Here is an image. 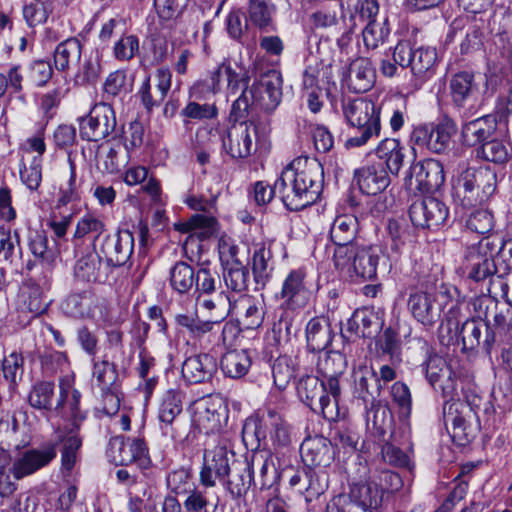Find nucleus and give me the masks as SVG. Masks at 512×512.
<instances>
[{
	"label": "nucleus",
	"mask_w": 512,
	"mask_h": 512,
	"mask_svg": "<svg viewBox=\"0 0 512 512\" xmlns=\"http://www.w3.org/2000/svg\"><path fill=\"white\" fill-rule=\"evenodd\" d=\"M323 176V167L315 158H295L276 180L284 206L290 211H300L312 205L322 192Z\"/></svg>",
	"instance_id": "1"
},
{
	"label": "nucleus",
	"mask_w": 512,
	"mask_h": 512,
	"mask_svg": "<svg viewBox=\"0 0 512 512\" xmlns=\"http://www.w3.org/2000/svg\"><path fill=\"white\" fill-rule=\"evenodd\" d=\"M465 399V402H445L443 406L444 425L452 438L460 444L470 441L480 430L481 406H485L486 411L491 408L490 399L474 391L467 392Z\"/></svg>",
	"instance_id": "2"
},
{
	"label": "nucleus",
	"mask_w": 512,
	"mask_h": 512,
	"mask_svg": "<svg viewBox=\"0 0 512 512\" xmlns=\"http://www.w3.org/2000/svg\"><path fill=\"white\" fill-rule=\"evenodd\" d=\"M257 136L258 127L251 121L235 122L223 135L218 128L208 125L200 127L196 132V139L202 145L220 138L224 150L234 159L247 158L256 151Z\"/></svg>",
	"instance_id": "3"
},
{
	"label": "nucleus",
	"mask_w": 512,
	"mask_h": 512,
	"mask_svg": "<svg viewBox=\"0 0 512 512\" xmlns=\"http://www.w3.org/2000/svg\"><path fill=\"white\" fill-rule=\"evenodd\" d=\"M497 243L491 237H483L478 243L466 248L461 264L463 275L474 282L488 281V292L498 284L503 289L506 284L502 275H497V267L494 255L497 251Z\"/></svg>",
	"instance_id": "4"
},
{
	"label": "nucleus",
	"mask_w": 512,
	"mask_h": 512,
	"mask_svg": "<svg viewBox=\"0 0 512 512\" xmlns=\"http://www.w3.org/2000/svg\"><path fill=\"white\" fill-rule=\"evenodd\" d=\"M268 437L274 446L286 447L291 443L289 424L275 410H263L255 418H248L242 428V438L246 445L266 448Z\"/></svg>",
	"instance_id": "5"
},
{
	"label": "nucleus",
	"mask_w": 512,
	"mask_h": 512,
	"mask_svg": "<svg viewBox=\"0 0 512 512\" xmlns=\"http://www.w3.org/2000/svg\"><path fill=\"white\" fill-rule=\"evenodd\" d=\"M380 111L381 107L364 98L347 100L343 103V114L349 125L355 129L354 135L346 140L347 148L364 146L370 139L379 136Z\"/></svg>",
	"instance_id": "6"
},
{
	"label": "nucleus",
	"mask_w": 512,
	"mask_h": 512,
	"mask_svg": "<svg viewBox=\"0 0 512 512\" xmlns=\"http://www.w3.org/2000/svg\"><path fill=\"white\" fill-rule=\"evenodd\" d=\"M497 175L488 166L467 167L455 179L453 193L465 207L487 201L496 191Z\"/></svg>",
	"instance_id": "7"
},
{
	"label": "nucleus",
	"mask_w": 512,
	"mask_h": 512,
	"mask_svg": "<svg viewBox=\"0 0 512 512\" xmlns=\"http://www.w3.org/2000/svg\"><path fill=\"white\" fill-rule=\"evenodd\" d=\"M393 60L402 68L410 67L412 74L423 81L435 73L438 56L435 48H414L409 40H402L394 48Z\"/></svg>",
	"instance_id": "8"
},
{
	"label": "nucleus",
	"mask_w": 512,
	"mask_h": 512,
	"mask_svg": "<svg viewBox=\"0 0 512 512\" xmlns=\"http://www.w3.org/2000/svg\"><path fill=\"white\" fill-rule=\"evenodd\" d=\"M456 132L455 121L448 116H443L436 124H421L414 127L410 134V143L413 147L425 148L432 153L441 154L447 150Z\"/></svg>",
	"instance_id": "9"
},
{
	"label": "nucleus",
	"mask_w": 512,
	"mask_h": 512,
	"mask_svg": "<svg viewBox=\"0 0 512 512\" xmlns=\"http://www.w3.org/2000/svg\"><path fill=\"white\" fill-rule=\"evenodd\" d=\"M249 75L245 67L230 59H224L218 67L210 73L205 81H199L192 87L193 92H201L206 89L209 92L217 93L224 83L231 92H236L241 86H247Z\"/></svg>",
	"instance_id": "10"
},
{
	"label": "nucleus",
	"mask_w": 512,
	"mask_h": 512,
	"mask_svg": "<svg viewBox=\"0 0 512 512\" xmlns=\"http://www.w3.org/2000/svg\"><path fill=\"white\" fill-rule=\"evenodd\" d=\"M117 126L115 111L106 103L95 104L89 114L79 119L82 139L98 142L112 134Z\"/></svg>",
	"instance_id": "11"
},
{
	"label": "nucleus",
	"mask_w": 512,
	"mask_h": 512,
	"mask_svg": "<svg viewBox=\"0 0 512 512\" xmlns=\"http://www.w3.org/2000/svg\"><path fill=\"white\" fill-rule=\"evenodd\" d=\"M183 392L168 389L162 396L157 413L158 426L163 436L177 440L183 435L181 419Z\"/></svg>",
	"instance_id": "12"
},
{
	"label": "nucleus",
	"mask_w": 512,
	"mask_h": 512,
	"mask_svg": "<svg viewBox=\"0 0 512 512\" xmlns=\"http://www.w3.org/2000/svg\"><path fill=\"white\" fill-rule=\"evenodd\" d=\"M0 265L13 274L30 272L35 265L30 259L24 263L19 231L12 232L5 224L0 225Z\"/></svg>",
	"instance_id": "13"
},
{
	"label": "nucleus",
	"mask_w": 512,
	"mask_h": 512,
	"mask_svg": "<svg viewBox=\"0 0 512 512\" xmlns=\"http://www.w3.org/2000/svg\"><path fill=\"white\" fill-rule=\"evenodd\" d=\"M134 250V237L129 230H117L113 234L105 235L95 250L101 258L105 259V264L111 270L114 267L125 265Z\"/></svg>",
	"instance_id": "14"
},
{
	"label": "nucleus",
	"mask_w": 512,
	"mask_h": 512,
	"mask_svg": "<svg viewBox=\"0 0 512 512\" xmlns=\"http://www.w3.org/2000/svg\"><path fill=\"white\" fill-rule=\"evenodd\" d=\"M508 107L499 104L496 115H485L468 121L462 125L461 137L465 145L479 148L491 137L496 136L499 129V122L506 116Z\"/></svg>",
	"instance_id": "15"
},
{
	"label": "nucleus",
	"mask_w": 512,
	"mask_h": 512,
	"mask_svg": "<svg viewBox=\"0 0 512 512\" xmlns=\"http://www.w3.org/2000/svg\"><path fill=\"white\" fill-rule=\"evenodd\" d=\"M237 460L235 453L225 446H216L212 450L205 451L203 466L199 473L200 483L204 487H214L216 480L221 482L227 476L231 463Z\"/></svg>",
	"instance_id": "16"
},
{
	"label": "nucleus",
	"mask_w": 512,
	"mask_h": 512,
	"mask_svg": "<svg viewBox=\"0 0 512 512\" xmlns=\"http://www.w3.org/2000/svg\"><path fill=\"white\" fill-rule=\"evenodd\" d=\"M227 418V407L220 397L209 396L194 403L193 422L206 434L219 431Z\"/></svg>",
	"instance_id": "17"
},
{
	"label": "nucleus",
	"mask_w": 512,
	"mask_h": 512,
	"mask_svg": "<svg viewBox=\"0 0 512 512\" xmlns=\"http://www.w3.org/2000/svg\"><path fill=\"white\" fill-rule=\"evenodd\" d=\"M297 394L312 411L320 412L329 421L336 420L335 403H328L324 386L317 376L307 375L300 378Z\"/></svg>",
	"instance_id": "18"
},
{
	"label": "nucleus",
	"mask_w": 512,
	"mask_h": 512,
	"mask_svg": "<svg viewBox=\"0 0 512 512\" xmlns=\"http://www.w3.org/2000/svg\"><path fill=\"white\" fill-rule=\"evenodd\" d=\"M449 209L441 200L424 197L414 201L409 208V216L414 226L432 229L442 225L448 218Z\"/></svg>",
	"instance_id": "19"
},
{
	"label": "nucleus",
	"mask_w": 512,
	"mask_h": 512,
	"mask_svg": "<svg viewBox=\"0 0 512 512\" xmlns=\"http://www.w3.org/2000/svg\"><path fill=\"white\" fill-rule=\"evenodd\" d=\"M305 276L302 269L292 270L286 276L280 292L282 302L278 307L298 312L308 304L311 290Z\"/></svg>",
	"instance_id": "20"
},
{
	"label": "nucleus",
	"mask_w": 512,
	"mask_h": 512,
	"mask_svg": "<svg viewBox=\"0 0 512 512\" xmlns=\"http://www.w3.org/2000/svg\"><path fill=\"white\" fill-rule=\"evenodd\" d=\"M109 456L117 465L136 466L149 457V449L143 438L116 436L110 439Z\"/></svg>",
	"instance_id": "21"
},
{
	"label": "nucleus",
	"mask_w": 512,
	"mask_h": 512,
	"mask_svg": "<svg viewBox=\"0 0 512 512\" xmlns=\"http://www.w3.org/2000/svg\"><path fill=\"white\" fill-rule=\"evenodd\" d=\"M55 444L25 450L12 464L10 471L20 480L49 465L56 457Z\"/></svg>",
	"instance_id": "22"
},
{
	"label": "nucleus",
	"mask_w": 512,
	"mask_h": 512,
	"mask_svg": "<svg viewBox=\"0 0 512 512\" xmlns=\"http://www.w3.org/2000/svg\"><path fill=\"white\" fill-rule=\"evenodd\" d=\"M79 424L65 425L55 429V440L49 444L59 446L62 469L70 472L80 459L82 437L79 433Z\"/></svg>",
	"instance_id": "23"
},
{
	"label": "nucleus",
	"mask_w": 512,
	"mask_h": 512,
	"mask_svg": "<svg viewBox=\"0 0 512 512\" xmlns=\"http://www.w3.org/2000/svg\"><path fill=\"white\" fill-rule=\"evenodd\" d=\"M409 181L415 178V188L423 193L438 190L445 181L443 165L432 158L415 162L411 165L408 175ZM412 185V182H410Z\"/></svg>",
	"instance_id": "24"
},
{
	"label": "nucleus",
	"mask_w": 512,
	"mask_h": 512,
	"mask_svg": "<svg viewBox=\"0 0 512 512\" xmlns=\"http://www.w3.org/2000/svg\"><path fill=\"white\" fill-rule=\"evenodd\" d=\"M255 460L257 458H252V462L248 459H238L235 463H231L227 476L221 481L231 499L239 500L249 491L253 483V465Z\"/></svg>",
	"instance_id": "25"
},
{
	"label": "nucleus",
	"mask_w": 512,
	"mask_h": 512,
	"mask_svg": "<svg viewBox=\"0 0 512 512\" xmlns=\"http://www.w3.org/2000/svg\"><path fill=\"white\" fill-rule=\"evenodd\" d=\"M300 454L303 463L308 467H328L335 457L331 441L318 435L308 437L302 442Z\"/></svg>",
	"instance_id": "26"
},
{
	"label": "nucleus",
	"mask_w": 512,
	"mask_h": 512,
	"mask_svg": "<svg viewBox=\"0 0 512 512\" xmlns=\"http://www.w3.org/2000/svg\"><path fill=\"white\" fill-rule=\"evenodd\" d=\"M450 97L458 109L470 110L475 106L479 97V88L474 75L469 72H459L450 80Z\"/></svg>",
	"instance_id": "27"
},
{
	"label": "nucleus",
	"mask_w": 512,
	"mask_h": 512,
	"mask_svg": "<svg viewBox=\"0 0 512 512\" xmlns=\"http://www.w3.org/2000/svg\"><path fill=\"white\" fill-rule=\"evenodd\" d=\"M52 275L50 271H45L37 279H28L22 287L23 305L35 315L45 312L48 308L45 292L51 287Z\"/></svg>",
	"instance_id": "28"
},
{
	"label": "nucleus",
	"mask_w": 512,
	"mask_h": 512,
	"mask_svg": "<svg viewBox=\"0 0 512 512\" xmlns=\"http://www.w3.org/2000/svg\"><path fill=\"white\" fill-rule=\"evenodd\" d=\"M407 306L413 318L424 326L431 327L440 319L441 306L430 293L422 291L411 293Z\"/></svg>",
	"instance_id": "29"
},
{
	"label": "nucleus",
	"mask_w": 512,
	"mask_h": 512,
	"mask_svg": "<svg viewBox=\"0 0 512 512\" xmlns=\"http://www.w3.org/2000/svg\"><path fill=\"white\" fill-rule=\"evenodd\" d=\"M259 99V106L265 110L274 109L282 96V77L279 71L269 70L262 74L251 87Z\"/></svg>",
	"instance_id": "30"
},
{
	"label": "nucleus",
	"mask_w": 512,
	"mask_h": 512,
	"mask_svg": "<svg viewBox=\"0 0 512 512\" xmlns=\"http://www.w3.org/2000/svg\"><path fill=\"white\" fill-rule=\"evenodd\" d=\"M74 376L65 375L59 379V397L55 406V411L61 412L67 409L72 424H79L86 417V414L80 408L81 393L74 387Z\"/></svg>",
	"instance_id": "31"
},
{
	"label": "nucleus",
	"mask_w": 512,
	"mask_h": 512,
	"mask_svg": "<svg viewBox=\"0 0 512 512\" xmlns=\"http://www.w3.org/2000/svg\"><path fill=\"white\" fill-rule=\"evenodd\" d=\"M171 77L169 69L159 68L154 76V86L151 84L150 77L144 80L139 94L146 110L151 111L165 99L171 87Z\"/></svg>",
	"instance_id": "32"
},
{
	"label": "nucleus",
	"mask_w": 512,
	"mask_h": 512,
	"mask_svg": "<svg viewBox=\"0 0 512 512\" xmlns=\"http://www.w3.org/2000/svg\"><path fill=\"white\" fill-rule=\"evenodd\" d=\"M354 177L359 189L366 195H377L390 184V177L382 163L364 166L355 171Z\"/></svg>",
	"instance_id": "33"
},
{
	"label": "nucleus",
	"mask_w": 512,
	"mask_h": 512,
	"mask_svg": "<svg viewBox=\"0 0 512 512\" xmlns=\"http://www.w3.org/2000/svg\"><path fill=\"white\" fill-rule=\"evenodd\" d=\"M353 395L361 400L365 407L375 402L376 394L380 391L379 379L375 370L367 365H360L353 372Z\"/></svg>",
	"instance_id": "34"
},
{
	"label": "nucleus",
	"mask_w": 512,
	"mask_h": 512,
	"mask_svg": "<svg viewBox=\"0 0 512 512\" xmlns=\"http://www.w3.org/2000/svg\"><path fill=\"white\" fill-rule=\"evenodd\" d=\"M349 496L356 507L354 511L350 509L348 512H378L382 501L381 490L371 482L353 483Z\"/></svg>",
	"instance_id": "35"
},
{
	"label": "nucleus",
	"mask_w": 512,
	"mask_h": 512,
	"mask_svg": "<svg viewBox=\"0 0 512 512\" xmlns=\"http://www.w3.org/2000/svg\"><path fill=\"white\" fill-rule=\"evenodd\" d=\"M110 273L109 266L102 263V258L97 252L81 257L74 267L75 277L87 283H103Z\"/></svg>",
	"instance_id": "36"
},
{
	"label": "nucleus",
	"mask_w": 512,
	"mask_h": 512,
	"mask_svg": "<svg viewBox=\"0 0 512 512\" xmlns=\"http://www.w3.org/2000/svg\"><path fill=\"white\" fill-rule=\"evenodd\" d=\"M305 336L308 349L312 352H320L330 345L334 331L327 317L316 316L306 324Z\"/></svg>",
	"instance_id": "37"
},
{
	"label": "nucleus",
	"mask_w": 512,
	"mask_h": 512,
	"mask_svg": "<svg viewBox=\"0 0 512 512\" xmlns=\"http://www.w3.org/2000/svg\"><path fill=\"white\" fill-rule=\"evenodd\" d=\"M216 371V362L208 354L193 355L183 362L181 373L188 383H201L210 379Z\"/></svg>",
	"instance_id": "38"
},
{
	"label": "nucleus",
	"mask_w": 512,
	"mask_h": 512,
	"mask_svg": "<svg viewBox=\"0 0 512 512\" xmlns=\"http://www.w3.org/2000/svg\"><path fill=\"white\" fill-rule=\"evenodd\" d=\"M349 89L355 93L367 92L375 82V71L367 58H357L350 63L347 76Z\"/></svg>",
	"instance_id": "39"
},
{
	"label": "nucleus",
	"mask_w": 512,
	"mask_h": 512,
	"mask_svg": "<svg viewBox=\"0 0 512 512\" xmlns=\"http://www.w3.org/2000/svg\"><path fill=\"white\" fill-rule=\"evenodd\" d=\"M187 0H154V7L161 21L166 23V27L172 30L169 37L178 40L177 32L183 33L182 29V9Z\"/></svg>",
	"instance_id": "40"
},
{
	"label": "nucleus",
	"mask_w": 512,
	"mask_h": 512,
	"mask_svg": "<svg viewBox=\"0 0 512 512\" xmlns=\"http://www.w3.org/2000/svg\"><path fill=\"white\" fill-rule=\"evenodd\" d=\"M378 316L370 309H357L347 321L346 332L357 337L369 338L380 329Z\"/></svg>",
	"instance_id": "41"
},
{
	"label": "nucleus",
	"mask_w": 512,
	"mask_h": 512,
	"mask_svg": "<svg viewBox=\"0 0 512 512\" xmlns=\"http://www.w3.org/2000/svg\"><path fill=\"white\" fill-rule=\"evenodd\" d=\"M276 6L272 0H249L246 23L250 22L262 31L274 30L273 18Z\"/></svg>",
	"instance_id": "42"
},
{
	"label": "nucleus",
	"mask_w": 512,
	"mask_h": 512,
	"mask_svg": "<svg viewBox=\"0 0 512 512\" xmlns=\"http://www.w3.org/2000/svg\"><path fill=\"white\" fill-rule=\"evenodd\" d=\"M82 50L83 44L75 37L60 42L53 55L55 68L60 72H66L76 66L82 57Z\"/></svg>",
	"instance_id": "43"
},
{
	"label": "nucleus",
	"mask_w": 512,
	"mask_h": 512,
	"mask_svg": "<svg viewBox=\"0 0 512 512\" xmlns=\"http://www.w3.org/2000/svg\"><path fill=\"white\" fill-rule=\"evenodd\" d=\"M510 146L499 130L496 136L475 149L476 158L494 164H505L510 158Z\"/></svg>",
	"instance_id": "44"
},
{
	"label": "nucleus",
	"mask_w": 512,
	"mask_h": 512,
	"mask_svg": "<svg viewBox=\"0 0 512 512\" xmlns=\"http://www.w3.org/2000/svg\"><path fill=\"white\" fill-rule=\"evenodd\" d=\"M106 231V224L103 219L91 213L83 215L76 224L73 240H88L94 244V249L102 240L101 236Z\"/></svg>",
	"instance_id": "45"
},
{
	"label": "nucleus",
	"mask_w": 512,
	"mask_h": 512,
	"mask_svg": "<svg viewBox=\"0 0 512 512\" xmlns=\"http://www.w3.org/2000/svg\"><path fill=\"white\" fill-rule=\"evenodd\" d=\"M61 307L71 317L90 318L96 309V298L90 291L72 293L62 302Z\"/></svg>",
	"instance_id": "46"
},
{
	"label": "nucleus",
	"mask_w": 512,
	"mask_h": 512,
	"mask_svg": "<svg viewBox=\"0 0 512 512\" xmlns=\"http://www.w3.org/2000/svg\"><path fill=\"white\" fill-rule=\"evenodd\" d=\"M357 234L358 220L351 214L337 216L332 222L329 230V237L333 245L357 242Z\"/></svg>",
	"instance_id": "47"
},
{
	"label": "nucleus",
	"mask_w": 512,
	"mask_h": 512,
	"mask_svg": "<svg viewBox=\"0 0 512 512\" xmlns=\"http://www.w3.org/2000/svg\"><path fill=\"white\" fill-rule=\"evenodd\" d=\"M252 271L256 284L264 288L273 271L272 251L264 243L255 246L252 256Z\"/></svg>",
	"instance_id": "48"
},
{
	"label": "nucleus",
	"mask_w": 512,
	"mask_h": 512,
	"mask_svg": "<svg viewBox=\"0 0 512 512\" xmlns=\"http://www.w3.org/2000/svg\"><path fill=\"white\" fill-rule=\"evenodd\" d=\"M380 250L373 246H364L360 249L358 258L355 259L352 276L364 281L373 280L377 275Z\"/></svg>",
	"instance_id": "49"
},
{
	"label": "nucleus",
	"mask_w": 512,
	"mask_h": 512,
	"mask_svg": "<svg viewBox=\"0 0 512 512\" xmlns=\"http://www.w3.org/2000/svg\"><path fill=\"white\" fill-rule=\"evenodd\" d=\"M29 439L21 430L14 417L0 420V449H21L28 445Z\"/></svg>",
	"instance_id": "50"
},
{
	"label": "nucleus",
	"mask_w": 512,
	"mask_h": 512,
	"mask_svg": "<svg viewBox=\"0 0 512 512\" xmlns=\"http://www.w3.org/2000/svg\"><path fill=\"white\" fill-rule=\"evenodd\" d=\"M251 366V358L247 350H231L221 359L223 373L233 379L243 377Z\"/></svg>",
	"instance_id": "51"
},
{
	"label": "nucleus",
	"mask_w": 512,
	"mask_h": 512,
	"mask_svg": "<svg viewBox=\"0 0 512 512\" xmlns=\"http://www.w3.org/2000/svg\"><path fill=\"white\" fill-rule=\"evenodd\" d=\"M196 270L186 262H176L170 269L169 283L179 294H186L194 287Z\"/></svg>",
	"instance_id": "52"
},
{
	"label": "nucleus",
	"mask_w": 512,
	"mask_h": 512,
	"mask_svg": "<svg viewBox=\"0 0 512 512\" xmlns=\"http://www.w3.org/2000/svg\"><path fill=\"white\" fill-rule=\"evenodd\" d=\"M366 409V427L376 437L383 438L391 426V414L380 406L379 403L371 402Z\"/></svg>",
	"instance_id": "53"
},
{
	"label": "nucleus",
	"mask_w": 512,
	"mask_h": 512,
	"mask_svg": "<svg viewBox=\"0 0 512 512\" xmlns=\"http://www.w3.org/2000/svg\"><path fill=\"white\" fill-rule=\"evenodd\" d=\"M77 69L73 77L74 84L84 86L94 84L101 74V63L98 55H84L77 63Z\"/></svg>",
	"instance_id": "54"
},
{
	"label": "nucleus",
	"mask_w": 512,
	"mask_h": 512,
	"mask_svg": "<svg viewBox=\"0 0 512 512\" xmlns=\"http://www.w3.org/2000/svg\"><path fill=\"white\" fill-rule=\"evenodd\" d=\"M297 312L278 307L274 313L272 337L275 344L287 343L292 335L293 321Z\"/></svg>",
	"instance_id": "55"
},
{
	"label": "nucleus",
	"mask_w": 512,
	"mask_h": 512,
	"mask_svg": "<svg viewBox=\"0 0 512 512\" xmlns=\"http://www.w3.org/2000/svg\"><path fill=\"white\" fill-rule=\"evenodd\" d=\"M27 247L35 259L51 264L57 257V251L48 245V238L44 231L30 232L27 237Z\"/></svg>",
	"instance_id": "56"
},
{
	"label": "nucleus",
	"mask_w": 512,
	"mask_h": 512,
	"mask_svg": "<svg viewBox=\"0 0 512 512\" xmlns=\"http://www.w3.org/2000/svg\"><path fill=\"white\" fill-rule=\"evenodd\" d=\"M364 247L359 245L357 242H351L350 244L334 245L333 248V264L334 267L352 276L353 265L355 259L360 254V249Z\"/></svg>",
	"instance_id": "57"
},
{
	"label": "nucleus",
	"mask_w": 512,
	"mask_h": 512,
	"mask_svg": "<svg viewBox=\"0 0 512 512\" xmlns=\"http://www.w3.org/2000/svg\"><path fill=\"white\" fill-rule=\"evenodd\" d=\"M223 280L231 292L243 293L248 288L250 273L241 262H234L232 265L224 267Z\"/></svg>",
	"instance_id": "58"
},
{
	"label": "nucleus",
	"mask_w": 512,
	"mask_h": 512,
	"mask_svg": "<svg viewBox=\"0 0 512 512\" xmlns=\"http://www.w3.org/2000/svg\"><path fill=\"white\" fill-rule=\"evenodd\" d=\"M410 327L406 324L396 323L395 327H387L382 336V351L389 354L392 358L398 357L401 350L400 337H407L410 335Z\"/></svg>",
	"instance_id": "59"
},
{
	"label": "nucleus",
	"mask_w": 512,
	"mask_h": 512,
	"mask_svg": "<svg viewBox=\"0 0 512 512\" xmlns=\"http://www.w3.org/2000/svg\"><path fill=\"white\" fill-rule=\"evenodd\" d=\"M221 286L218 272L208 266H199L196 270L194 287L198 298L202 295H211Z\"/></svg>",
	"instance_id": "60"
},
{
	"label": "nucleus",
	"mask_w": 512,
	"mask_h": 512,
	"mask_svg": "<svg viewBox=\"0 0 512 512\" xmlns=\"http://www.w3.org/2000/svg\"><path fill=\"white\" fill-rule=\"evenodd\" d=\"M346 367L343 354L336 351H327L319 357L317 370L322 377L341 376Z\"/></svg>",
	"instance_id": "61"
},
{
	"label": "nucleus",
	"mask_w": 512,
	"mask_h": 512,
	"mask_svg": "<svg viewBox=\"0 0 512 512\" xmlns=\"http://www.w3.org/2000/svg\"><path fill=\"white\" fill-rule=\"evenodd\" d=\"M54 396V383L50 381H41L36 383L29 394V404L39 410L52 409V399Z\"/></svg>",
	"instance_id": "62"
},
{
	"label": "nucleus",
	"mask_w": 512,
	"mask_h": 512,
	"mask_svg": "<svg viewBox=\"0 0 512 512\" xmlns=\"http://www.w3.org/2000/svg\"><path fill=\"white\" fill-rule=\"evenodd\" d=\"M4 382L14 388L21 381L24 373V358L13 352L4 358L1 364Z\"/></svg>",
	"instance_id": "63"
},
{
	"label": "nucleus",
	"mask_w": 512,
	"mask_h": 512,
	"mask_svg": "<svg viewBox=\"0 0 512 512\" xmlns=\"http://www.w3.org/2000/svg\"><path fill=\"white\" fill-rule=\"evenodd\" d=\"M93 377L101 390L116 387L118 373L116 366L107 359L95 361L93 365Z\"/></svg>",
	"instance_id": "64"
}]
</instances>
